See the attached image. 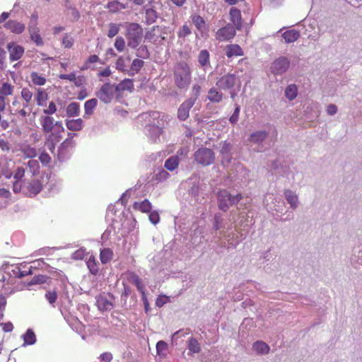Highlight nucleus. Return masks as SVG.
I'll list each match as a JSON object with an SVG mask.
<instances>
[{"mask_svg":"<svg viewBox=\"0 0 362 362\" xmlns=\"http://www.w3.org/2000/svg\"><path fill=\"white\" fill-rule=\"evenodd\" d=\"M54 122V118L48 115L42 116L40 119L43 132L49 134L46 144L50 150L54 149L55 145L60 141L62 138V133L64 132L62 122Z\"/></svg>","mask_w":362,"mask_h":362,"instance_id":"f257e3e1","label":"nucleus"},{"mask_svg":"<svg viewBox=\"0 0 362 362\" xmlns=\"http://www.w3.org/2000/svg\"><path fill=\"white\" fill-rule=\"evenodd\" d=\"M174 82L179 89L187 88L192 81V71L189 64L180 62L175 64L173 69Z\"/></svg>","mask_w":362,"mask_h":362,"instance_id":"f03ea898","label":"nucleus"},{"mask_svg":"<svg viewBox=\"0 0 362 362\" xmlns=\"http://www.w3.org/2000/svg\"><path fill=\"white\" fill-rule=\"evenodd\" d=\"M144 30L136 23H129L126 25L125 36L127 40V45L132 49H136L141 41Z\"/></svg>","mask_w":362,"mask_h":362,"instance_id":"7ed1b4c3","label":"nucleus"},{"mask_svg":"<svg viewBox=\"0 0 362 362\" xmlns=\"http://www.w3.org/2000/svg\"><path fill=\"white\" fill-rule=\"evenodd\" d=\"M218 207L221 210L226 211L230 205L238 202L242 199V195L238 194L235 196L231 195L226 189H221L217 194Z\"/></svg>","mask_w":362,"mask_h":362,"instance_id":"20e7f679","label":"nucleus"},{"mask_svg":"<svg viewBox=\"0 0 362 362\" xmlns=\"http://www.w3.org/2000/svg\"><path fill=\"white\" fill-rule=\"evenodd\" d=\"M95 95L106 104L111 103L115 97L117 98L115 85L110 83H103L95 93Z\"/></svg>","mask_w":362,"mask_h":362,"instance_id":"39448f33","label":"nucleus"},{"mask_svg":"<svg viewBox=\"0 0 362 362\" xmlns=\"http://www.w3.org/2000/svg\"><path fill=\"white\" fill-rule=\"evenodd\" d=\"M194 157L195 161L203 166L210 165L215 161V154L214 151L206 147L199 148L196 151Z\"/></svg>","mask_w":362,"mask_h":362,"instance_id":"423d86ee","label":"nucleus"},{"mask_svg":"<svg viewBox=\"0 0 362 362\" xmlns=\"http://www.w3.org/2000/svg\"><path fill=\"white\" fill-rule=\"evenodd\" d=\"M236 30L232 24L228 23L216 31V39L219 42L230 41L235 36Z\"/></svg>","mask_w":362,"mask_h":362,"instance_id":"0eeeda50","label":"nucleus"},{"mask_svg":"<svg viewBox=\"0 0 362 362\" xmlns=\"http://www.w3.org/2000/svg\"><path fill=\"white\" fill-rule=\"evenodd\" d=\"M145 39L156 45L163 44L165 37L163 35L162 30L158 25L153 26L146 33Z\"/></svg>","mask_w":362,"mask_h":362,"instance_id":"6e6552de","label":"nucleus"},{"mask_svg":"<svg viewBox=\"0 0 362 362\" xmlns=\"http://www.w3.org/2000/svg\"><path fill=\"white\" fill-rule=\"evenodd\" d=\"M238 81V78L233 74H227L220 77L216 85L218 88L222 90H229L235 86L236 83Z\"/></svg>","mask_w":362,"mask_h":362,"instance_id":"1a4fd4ad","label":"nucleus"},{"mask_svg":"<svg viewBox=\"0 0 362 362\" xmlns=\"http://www.w3.org/2000/svg\"><path fill=\"white\" fill-rule=\"evenodd\" d=\"M114 297L111 293L100 294L96 298V305L100 310H110L113 308Z\"/></svg>","mask_w":362,"mask_h":362,"instance_id":"9d476101","label":"nucleus"},{"mask_svg":"<svg viewBox=\"0 0 362 362\" xmlns=\"http://www.w3.org/2000/svg\"><path fill=\"white\" fill-rule=\"evenodd\" d=\"M196 102V99H187L178 107L177 117L180 121L186 120L189 116V110Z\"/></svg>","mask_w":362,"mask_h":362,"instance_id":"9b49d317","label":"nucleus"},{"mask_svg":"<svg viewBox=\"0 0 362 362\" xmlns=\"http://www.w3.org/2000/svg\"><path fill=\"white\" fill-rule=\"evenodd\" d=\"M289 64V60L285 57H281L273 62L271 69L274 74H281L288 69Z\"/></svg>","mask_w":362,"mask_h":362,"instance_id":"f8f14e48","label":"nucleus"},{"mask_svg":"<svg viewBox=\"0 0 362 362\" xmlns=\"http://www.w3.org/2000/svg\"><path fill=\"white\" fill-rule=\"evenodd\" d=\"M42 185L37 180H32L24 185V194L28 197H33L42 190Z\"/></svg>","mask_w":362,"mask_h":362,"instance_id":"ddd939ff","label":"nucleus"},{"mask_svg":"<svg viewBox=\"0 0 362 362\" xmlns=\"http://www.w3.org/2000/svg\"><path fill=\"white\" fill-rule=\"evenodd\" d=\"M230 21L232 23V25L235 27L238 30L242 29L243 20L240 11L235 8L232 7L229 12Z\"/></svg>","mask_w":362,"mask_h":362,"instance_id":"4468645a","label":"nucleus"},{"mask_svg":"<svg viewBox=\"0 0 362 362\" xmlns=\"http://www.w3.org/2000/svg\"><path fill=\"white\" fill-rule=\"evenodd\" d=\"M7 49L9 52V57L11 61L20 59L24 53V48L22 46L13 42L7 45Z\"/></svg>","mask_w":362,"mask_h":362,"instance_id":"2eb2a0df","label":"nucleus"},{"mask_svg":"<svg viewBox=\"0 0 362 362\" xmlns=\"http://www.w3.org/2000/svg\"><path fill=\"white\" fill-rule=\"evenodd\" d=\"M117 89V98L119 99L122 97V93L125 90L133 91L134 82L132 79L125 78L122 80L117 85H115Z\"/></svg>","mask_w":362,"mask_h":362,"instance_id":"dca6fc26","label":"nucleus"},{"mask_svg":"<svg viewBox=\"0 0 362 362\" xmlns=\"http://www.w3.org/2000/svg\"><path fill=\"white\" fill-rule=\"evenodd\" d=\"M225 52L227 57H241L244 54L243 49L237 44L228 45L225 47Z\"/></svg>","mask_w":362,"mask_h":362,"instance_id":"f3484780","label":"nucleus"},{"mask_svg":"<svg viewBox=\"0 0 362 362\" xmlns=\"http://www.w3.org/2000/svg\"><path fill=\"white\" fill-rule=\"evenodd\" d=\"M28 31L30 35V39L33 41L37 46H42L44 41L40 35V30L36 25L30 26Z\"/></svg>","mask_w":362,"mask_h":362,"instance_id":"a211bd4d","label":"nucleus"},{"mask_svg":"<svg viewBox=\"0 0 362 362\" xmlns=\"http://www.w3.org/2000/svg\"><path fill=\"white\" fill-rule=\"evenodd\" d=\"M208 100L214 103H219L223 98V94L216 88L212 87L208 91Z\"/></svg>","mask_w":362,"mask_h":362,"instance_id":"6ab92c4d","label":"nucleus"},{"mask_svg":"<svg viewBox=\"0 0 362 362\" xmlns=\"http://www.w3.org/2000/svg\"><path fill=\"white\" fill-rule=\"evenodd\" d=\"M282 37L286 43H292L298 40L300 36V32L295 29L288 30L282 33Z\"/></svg>","mask_w":362,"mask_h":362,"instance_id":"aec40b11","label":"nucleus"},{"mask_svg":"<svg viewBox=\"0 0 362 362\" xmlns=\"http://www.w3.org/2000/svg\"><path fill=\"white\" fill-rule=\"evenodd\" d=\"M5 27L10 30L12 33L20 34L22 33L25 30L24 24L17 22L16 21H8L6 24Z\"/></svg>","mask_w":362,"mask_h":362,"instance_id":"412c9836","label":"nucleus"},{"mask_svg":"<svg viewBox=\"0 0 362 362\" xmlns=\"http://www.w3.org/2000/svg\"><path fill=\"white\" fill-rule=\"evenodd\" d=\"M151 204L148 199H144L142 202H136L133 204L134 210L139 211L142 213H148L151 209Z\"/></svg>","mask_w":362,"mask_h":362,"instance_id":"4be33fe9","label":"nucleus"},{"mask_svg":"<svg viewBox=\"0 0 362 362\" xmlns=\"http://www.w3.org/2000/svg\"><path fill=\"white\" fill-rule=\"evenodd\" d=\"M9 273L11 276L15 277L22 278L23 276L31 274L32 270L31 268H29L28 270H22L20 266L12 265Z\"/></svg>","mask_w":362,"mask_h":362,"instance_id":"5701e85b","label":"nucleus"},{"mask_svg":"<svg viewBox=\"0 0 362 362\" xmlns=\"http://www.w3.org/2000/svg\"><path fill=\"white\" fill-rule=\"evenodd\" d=\"M66 126L67 129L71 131H80L83 127V121L81 118L76 119H67L66 121Z\"/></svg>","mask_w":362,"mask_h":362,"instance_id":"b1692460","label":"nucleus"},{"mask_svg":"<svg viewBox=\"0 0 362 362\" xmlns=\"http://www.w3.org/2000/svg\"><path fill=\"white\" fill-rule=\"evenodd\" d=\"M110 13H115L121 10L127 8V6L117 0H113L107 3L105 6Z\"/></svg>","mask_w":362,"mask_h":362,"instance_id":"393cba45","label":"nucleus"},{"mask_svg":"<svg viewBox=\"0 0 362 362\" xmlns=\"http://www.w3.org/2000/svg\"><path fill=\"white\" fill-rule=\"evenodd\" d=\"M87 267L93 275H97L99 272V264L97 262L95 257L90 255L86 261Z\"/></svg>","mask_w":362,"mask_h":362,"instance_id":"a878e982","label":"nucleus"},{"mask_svg":"<svg viewBox=\"0 0 362 362\" xmlns=\"http://www.w3.org/2000/svg\"><path fill=\"white\" fill-rule=\"evenodd\" d=\"M252 349L259 354H266L269 351V346L262 341H257L252 345Z\"/></svg>","mask_w":362,"mask_h":362,"instance_id":"bb28decb","label":"nucleus"},{"mask_svg":"<svg viewBox=\"0 0 362 362\" xmlns=\"http://www.w3.org/2000/svg\"><path fill=\"white\" fill-rule=\"evenodd\" d=\"M66 115L69 117L78 116L80 114V105L76 102H72L66 107Z\"/></svg>","mask_w":362,"mask_h":362,"instance_id":"cd10ccee","label":"nucleus"},{"mask_svg":"<svg viewBox=\"0 0 362 362\" xmlns=\"http://www.w3.org/2000/svg\"><path fill=\"white\" fill-rule=\"evenodd\" d=\"M113 257V251L110 248H103L100 252V259L103 264H107Z\"/></svg>","mask_w":362,"mask_h":362,"instance_id":"c85d7f7f","label":"nucleus"},{"mask_svg":"<svg viewBox=\"0 0 362 362\" xmlns=\"http://www.w3.org/2000/svg\"><path fill=\"white\" fill-rule=\"evenodd\" d=\"M30 78L33 83L35 86H44L47 82V79L45 76L35 71L30 73Z\"/></svg>","mask_w":362,"mask_h":362,"instance_id":"c756f323","label":"nucleus"},{"mask_svg":"<svg viewBox=\"0 0 362 362\" xmlns=\"http://www.w3.org/2000/svg\"><path fill=\"white\" fill-rule=\"evenodd\" d=\"M47 93L44 89L38 88L35 96V100H36L37 105L38 106H43L47 100Z\"/></svg>","mask_w":362,"mask_h":362,"instance_id":"7c9ffc66","label":"nucleus"},{"mask_svg":"<svg viewBox=\"0 0 362 362\" xmlns=\"http://www.w3.org/2000/svg\"><path fill=\"white\" fill-rule=\"evenodd\" d=\"M179 165V158L178 156H174L168 158L165 162V168L170 170L173 171L175 170Z\"/></svg>","mask_w":362,"mask_h":362,"instance_id":"2f4dec72","label":"nucleus"},{"mask_svg":"<svg viewBox=\"0 0 362 362\" xmlns=\"http://www.w3.org/2000/svg\"><path fill=\"white\" fill-rule=\"evenodd\" d=\"M14 86L8 82H3L0 85V95L6 97L13 95Z\"/></svg>","mask_w":362,"mask_h":362,"instance_id":"473e14b6","label":"nucleus"},{"mask_svg":"<svg viewBox=\"0 0 362 362\" xmlns=\"http://www.w3.org/2000/svg\"><path fill=\"white\" fill-rule=\"evenodd\" d=\"M98 105V100L95 98H92L87 100L84 104L85 115H90L93 113L94 109Z\"/></svg>","mask_w":362,"mask_h":362,"instance_id":"72a5a7b5","label":"nucleus"},{"mask_svg":"<svg viewBox=\"0 0 362 362\" xmlns=\"http://www.w3.org/2000/svg\"><path fill=\"white\" fill-rule=\"evenodd\" d=\"M209 52L206 49L200 51L198 55V62L202 66L209 64Z\"/></svg>","mask_w":362,"mask_h":362,"instance_id":"f704fd0d","label":"nucleus"},{"mask_svg":"<svg viewBox=\"0 0 362 362\" xmlns=\"http://www.w3.org/2000/svg\"><path fill=\"white\" fill-rule=\"evenodd\" d=\"M267 136L264 131H258L250 135V140L254 143H260L264 141Z\"/></svg>","mask_w":362,"mask_h":362,"instance_id":"c9c22d12","label":"nucleus"},{"mask_svg":"<svg viewBox=\"0 0 362 362\" xmlns=\"http://www.w3.org/2000/svg\"><path fill=\"white\" fill-rule=\"evenodd\" d=\"M298 93L297 86L295 84H291L288 86V87L285 90V95L286 97L292 100L296 98Z\"/></svg>","mask_w":362,"mask_h":362,"instance_id":"e433bc0d","label":"nucleus"},{"mask_svg":"<svg viewBox=\"0 0 362 362\" xmlns=\"http://www.w3.org/2000/svg\"><path fill=\"white\" fill-rule=\"evenodd\" d=\"M24 344L28 345L33 344L36 341V337L34 332L29 329L23 336Z\"/></svg>","mask_w":362,"mask_h":362,"instance_id":"4c0bfd02","label":"nucleus"},{"mask_svg":"<svg viewBox=\"0 0 362 362\" xmlns=\"http://www.w3.org/2000/svg\"><path fill=\"white\" fill-rule=\"evenodd\" d=\"M188 349L190 354H197L200 351V345L196 339L190 338L188 341Z\"/></svg>","mask_w":362,"mask_h":362,"instance_id":"58836bf2","label":"nucleus"},{"mask_svg":"<svg viewBox=\"0 0 362 362\" xmlns=\"http://www.w3.org/2000/svg\"><path fill=\"white\" fill-rule=\"evenodd\" d=\"M144 61L139 59H135L132 62L130 66V75H134L135 73H138L144 66Z\"/></svg>","mask_w":362,"mask_h":362,"instance_id":"ea45409f","label":"nucleus"},{"mask_svg":"<svg viewBox=\"0 0 362 362\" xmlns=\"http://www.w3.org/2000/svg\"><path fill=\"white\" fill-rule=\"evenodd\" d=\"M126 61L129 62L130 57H128L124 59L123 57H119L115 63L116 69L119 71L126 72L127 71Z\"/></svg>","mask_w":362,"mask_h":362,"instance_id":"a19ab883","label":"nucleus"},{"mask_svg":"<svg viewBox=\"0 0 362 362\" xmlns=\"http://www.w3.org/2000/svg\"><path fill=\"white\" fill-rule=\"evenodd\" d=\"M170 174L166 170L161 169L153 175L152 181L156 182H162L167 180Z\"/></svg>","mask_w":362,"mask_h":362,"instance_id":"79ce46f5","label":"nucleus"},{"mask_svg":"<svg viewBox=\"0 0 362 362\" xmlns=\"http://www.w3.org/2000/svg\"><path fill=\"white\" fill-rule=\"evenodd\" d=\"M284 194L288 202L291 204V206L292 207H296L298 202V197L296 194L291 190L285 191Z\"/></svg>","mask_w":362,"mask_h":362,"instance_id":"37998d69","label":"nucleus"},{"mask_svg":"<svg viewBox=\"0 0 362 362\" xmlns=\"http://www.w3.org/2000/svg\"><path fill=\"white\" fill-rule=\"evenodd\" d=\"M191 18L197 30H202L205 25L204 19L199 15H193Z\"/></svg>","mask_w":362,"mask_h":362,"instance_id":"c03bdc74","label":"nucleus"},{"mask_svg":"<svg viewBox=\"0 0 362 362\" xmlns=\"http://www.w3.org/2000/svg\"><path fill=\"white\" fill-rule=\"evenodd\" d=\"M109 30L107 33V35L110 38H112L116 36L119 32V25L111 23L108 25Z\"/></svg>","mask_w":362,"mask_h":362,"instance_id":"a18cd8bd","label":"nucleus"},{"mask_svg":"<svg viewBox=\"0 0 362 362\" xmlns=\"http://www.w3.org/2000/svg\"><path fill=\"white\" fill-rule=\"evenodd\" d=\"M21 98L25 101V104H29V103L32 100L33 94L32 91L28 88H23L21 90Z\"/></svg>","mask_w":362,"mask_h":362,"instance_id":"49530a36","label":"nucleus"},{"mask_svg":"<svg viewBox=\"0 0 362 362\" xmlns=\"http://www.w3.org/2000/svg\"><path fill=\"white\" fill-rule=\"evenodd\" d=\"M157 18V14L156 11L149 8L146 11V20L148 23H152L156 21Z\"/></svg>","mask_w":362,"mask_h":362,"instance_id":"de8ad7c7","label":"nucleus"},{"mask_svg":"<svg viewBox=\"0 0 362 362\" xmlns=\"http://www.w3.org/2000/svg\"><path fill=\"white\" fill-rule=\"evenodd\" d=\"M22 151L25 156L27 158H35L37 156L36 149L30 146H25L22 149Z\"/></svg>","mask_w":362,"mask_h":362,"instance_id":"09e8293b","label":"nucleus"},{"mask_svg":"<svg viewBox=\"0 0 362 362\" xmlns=\"http://www.w3.org/2000/svg\"><path fill=\"white\" fill-rule=\"evenodd\" d=\"M114 45L118 52H123L125 48V41H124V38L122 37H117L115 39Z\"/></svg>","mask_w":362,"mask_h":362,"instance_id":"8fccbe9b","label":"nucleus"},{"mask_svg":"<svg viewBox=\"0 0 362 362\" xmlns=\"http://www.w3.org/2000/svg\"><path fill=\"white\" fill-rule=\"evenodd\" d=\"M47 281V276L45 275L35 276L33 279L28 283L29 286L35 284H42Z\"/></svg>","mask_w":362,"mask_h":362,"instance_id":"3c124183","label":"nucleus"},{"mask_svg":"<svg viewBox=\"0 0 362 362\" xmlns=\"http://www.w3.org/2000/svg\"><path fill=\"white\" fill-rule=\"evenodd\" d=\"M191 34V30L187 24H184L177 32V36L180 38H185Z\"/></svg>","mask_w":362,"mask_h":362,"instance_id":"603ef678","label":"nucleus"},{"mask_svg":"<svg viewBox=\"0 0 362 362\" xmlns=\"http://www.w3.org/2000/svg\"><path fill=\"white\" fill-rule=\"evenodd\" d=\"M136 55L139 57L147 59L149 57L150 53L146 45H141L138 48Z\"/></svg>","mask_w":362,"mask_h":362,"instance_id":"864d4df0","label":"nucleus"},{"mask_svg":"<svg viewBox=\"0 0 362 362\" xmlns=\"http://www.w3.org/2000/svg\"><path fill=\"white\" fill-rule=\"evenodd\" d=\"M74 136H76V134H74V133H69L68 134V138L66 139L62 144H61V147L62 148H66L69 146H74V141H73V138Z\"/></svg>","mask_w":362,"mask_h":362,"instance_id":"5fc2aeb1","label":"nucleus"},{"mask_svg":"<svg viewBox=\"0 0 362 362\" xmlns=\"http://www.w3.org/2000/svg\"><path fill=\"white\" fill-rule=\"evenodd\" d=\"M86 255H87L86 249L80 248L73 253L72 257L74 259L80 260L85 258Z\"/></svg>","mask_w":362,"mask_h":362,"instance_id":"6e6d98bb","label":"nucleus"},{"mask_svg":"<svg viewBox=\"0 0 362 362\" xmlns=\"http://www.w3.org/2000/svg\"><path fill=\"white\" fill-rule=\"evenodd\" d=\"M27 165L33 174H35L37 171H38V170L40 168L39 163L36 160H30L28 162Z\"/></svg>","mask_w":362,"mask_h":362,"instance_id":"4d7b16f0","label":"nucleus"},{"mask_svg":"<svg viewBox=\"0 0 362 362\" xmlns=\"http://www.w3.org/2000/svg\"><path fill=\"white\" fill-rule=\"evenodd\" d=\"M13 191L14 193H19L22 191L24 193V185H23V181L15 180L13 183Z\"/></svg>","mask_w":362,"mask_h":362,"instance_id":"13d9d810","label":"nucleus"},{"mask_svg":"<svg viewBox=\"0 0 362 362\" xmlns=\"http://www.w3.org/2000/svg\"><path fill=\"white\" fill-rule=\"evenodd\" d=\"M168 349V344L163 341H159L156 344V351L158 355L163 354Z\"/></svg>","mask_w":362,"mask_h":362,"instance_id":"bf43d9fd","label":"nucleus"},{"mask_svg":"<svg viewBox=\"0 0 362 362\" xmlns=\"http://www.w3.org/2000/svg\"><path fill=\"white\" fill-rule=\"evenodd\" d=\"M25 171L23 167H18L13 175L14 180L22 181V179L25 176Z\"/></svg>","mask_w":362,"mask_h":362,"instance_id":"052dcab7","label":"nucleus"},{"mask_svg":"<svg viewBox=\"0 0 362 362\" xmlns=\"http://www.w3.org/2000/svg\"><path fill=\"white\" fill-rule=\"evenodd\" d=\"M240 111V106L238 105H235V108L234 110V112L229 119L230 123L235 124L238 122V118H239Z\"/></svg>","mask_w":362,"mask_h":362,"instance_id":"680f3d73","label":"nucleus"},{"mask_svg":"<svg viewBox=\"0 0 362 362\" xmlns=\"http://www.w3.org/2000/svg\"><path fill=\"white\" fill-rule=\"evenodd\" d=\"M62 45L65 48H71L74 45V39L66 34L62 39Z\"/></svg>","mask_w":362,"mask_h":362,"instance_id":"e2e57ef3","label":"nucleus"},{"mask_svg":"<svg viewBox=\"0 0 362 362\" xmlns=\"http://www.w3.org/2000/svg\"><path fill=\"white\" fill-rule=\"evenodd\" d=\"M127 279L133 284H135L139 280L141 279L140 277L134 272H128L127 273Z\"/></svg>","mask_w":362,"mask_h":362,"instance_id":"0e129e2a","label":"nucleus"},{"mask_svg":"<svg viewBox=\"0 0 362 362\" xmlns=\"http://www.w3.org/2000/svg\"><path fill=\"white\" fill-rule=\"evenodd\" d=\"M45 297L49 303L53 304L57 299V293L56 291H47L45 294Z\"/></svg>","mask_w":362,"mask_h":362,"instance_id":"69168bd1","label":"nucleus"},{"mask_svg":"<svg viewBox=\"0 0 362 362\" xmlns=\"http://www.w3.org/2000/svg\"><path fill=\"white\" fill-rule=\"evenodd\" d=\"M28 104H24L23 105V107L22 109H20V110H16V112L15 114L16 115H20L21 117H25L27 115H28L30 112H31V109L29 108V111H27L26 110V108L28 107Z\"/></svg>","mask_w":362,"mask_h":362,"instance_id":"338daca9","label":"nucleus"},{"mask_svg":"<svg viewBox=\"0 0 362 362\" xmlns=\"http://www.w3.org/2000/svg\"><path fill=\"white\" fill-rule=\"evenodd\" d=\"M148 218L150 221L154 225L157 224L160 221V216L157 211L151 212Z\"/></svg>","mask_w":362,"mask_h":362,"instance_id":"774afa93","label":"nucleus"}]
</instances>
